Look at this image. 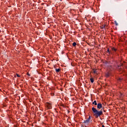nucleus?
Instances as JSON below:
<instances>
[{
  "label": "nucleus",
  "instance_id": "1",
  "mask_svg": "<svg viewBox=\"0 0 127 127\" xmlns=\"http://www.w3.org/2000/svg\"><path fill=\"white\" fill-rule=\"evenodd\" d=\"M92 111L94 113V116L96 119H98L99 117H101L103 115V111L102 110L100 111H98L95 107H92Z\"/></svg>",
  "mask_w": 127,
  "mask_h": 127
},
{
  "label": "nucleus",
  "instance_id": "2",
  "mask_svg": "<svg viewBox=\"0 0 127 127\" xmlns=\"http://www.w3.org/2000/svg\"><path fill=\"white\" fill-rule=\"evenodd\" d=\"M90 120H91V116H89V118L87 120L84 121L83 124H89Z\"/></svg>",
  "mask_w": 127,
  "mask_h": 127
},
{
  "label": "nucleus",
  "instance_id": "3",
  "mask_svg": "<svg viewBox=\"0 0 127 127\" xmlns=\"http://www.w3.org/2000/svg\"><path fill=\"white\" fill-rule=\"evenodd\" d=\"M97 109H99V110L100 109H102L103 108V105L101 103L97 104Z\"/></svg>",
  "mask_w": 127,
  "mask_h": 127
},
{
  "label": "nucleus",
  "instance_id": "4",
  "mask_svg": "<svg viewBox=\"0 0 127 127\" xmlns=\"http://www.w3.org/2000/svg\"><path fill=\"white\" fill-rule=\"evenodd\" d=\"M112 50L114 52H117V51H118V49H116L115 48H112Z\"/></svg>",
  "mask_w": 127,
  "mask_h": 127
},
{
  "label": "nucleus",
  "instance_id": "5",
  "mask_svg": "<svg viewBox=\"0 0 127 127\" xmlns=\"http://www.w3.org/2000/svg\"><path fill=\"white\" fill-rule=\"evenodd\" d=\"M47 107L48 109H52V106H51V104L50 103H49L48 104Z\"/></svg>",
  "mask_w": 127,
  "mask_h": 127
},
{
  "label": "nucleus",
  "instance_id": "6",
  "mask_svg": "<svg viewBox=\"0 0 127 127\" xmlns=\"http://www.w3.org/2000/svg\"><path fill=\"white\" fill-rule=\"evenodd\" d=\"M60 71H61V69H60V68H56V72L57 73H59V72H60Z\"/></svg>",
  "mask_w": 127,
  "mask_h": 127
},
{
  "label": "nucleus",
  "instance_id": "7",
  "mask_svg": "<svg viewBox=\"0 0 127 127\" xmlns=\"http://www.w3.org/2000/svg\"><path fill=\"white\" fill-rule=\"evenodd\" d=\"M93 105H95V106H97L98 104L97 103V101L95 100L92 103Z\"/></svg>",
  "mask_w": 127,
  "mask_h": 127
},
{
  "label": "nucleus",
  "instance_id": "8",
  "mask_svg": "<svg viewBox=\"0 0 127 127\" xmlns=\"http://www.w3.org/2000/svg\"><path fill=\"white\" fill-rule=\"evenodd\" d=\"M104 28H106V25H102L101 27V29H104Z\"/></svg>",
  "mask_w": 127,
  "mask_h": 127
},
{
  "label": "nucleus",
  "instance_id": "9",
  "mask_svg": "<svg viewBox=\"0 0 127 127\" xmlns=\"http://www.w3.org/2000/svg\"><path fill=\"white\" fill-rule=\"evenodd\" d=\"M90 82H91V83H94V78H90Z\"/></svg>",
  "mask_w": 127,
  "mask_h": 127
},
{
  "label": "nucleus",
  "instance_id": "10",
  "mask_svg": "<svg viewBox=\"0 0 127 127\" xmlns=\"http://www.w3.org/2000/svg\"><path fill=\"white\" fill-rule=\"evenodd\" d=\"M115 25L118 26V25H119V23H118V22H117V21H114Z\"/></svg>",
  "mask_w": 127,
  "mask_h": 127
},
{
  "label": "nucleus",
  "instance_id": "11",
  "mask_svg": "<svg viewBox=\"0 0 127 127\" xmlns=\"http://www.w3.org/2000/svg\"><path fill=\"white\" fill-rule=\"evenodd\" d=\"M73 46L75 47L76 45H77V43L76 42H74L72 44Z\"/></svg>",
  "mask_w": 127,
  "mask_h": 127
},
{
  "label": "nucleus",
  "instance_id": "12",
  "mask_svg": "<svg viewBox=\"0 0 127 127\" xmlns=\"http://www.w3.org/2000/svg\"><path fill=\"white\" fill-rule=\"evenodd\" d=\"M107 52H108L109 54H111V52L110 51V49H107Z\"/></svg>",
  "mask_w": 127,
  "mask_h": 127
},
{
  "label": "nucleus",
  "instance_id": "13",
  "mask_svg": "<svg viewBox=\"0 0 127 127\" xmlns=\"http://www.w3.org/2000/svg\"><path fill=\"white\" fill-rule=\"evenodd\" d=\"M106 76L107 77H109V76H110V74H109V73H106Z\"/></svg>",
  "mask_w": 127,
  "mask_h": 127
},
{
  "label": "nucleus",
  "instance_id": "14",
  "mask_svg": "<svg viewBox=\"0 0 127 127\" xmlns=\"http://www.w3.org/2000/svg\"><path fill=\"white\" fill-rule=\"evenodd\" d=\"M16 76H17V77H20V76L19 75H18V74H17Z\"/></svg>",
  "mask_w": 127,
  "mask_h": 127
},
{
  "label": "nucleus",
  "instance_id": "15",
  "mask_svg": "<svg viewBox=\"0 0 127 127\" xmlns=\"http://www.w3.org/2000/svg\"><path fill=\"white\" fill-rule=\"evenodd\" d=\"M27 75L28 76H30V74H29V73H27Z\"/></svg>",
  "mask_w": 127,
  "mask_h": 127
},
{
  "label": "nucleus",
  "instance_id": "16",
  "mask_svg": "<svg viewBox=\"0 0 127 127\" xmlns=\"http://www.w3.org/2000/svg\"><path fill=\"white\" fill-rule=\"evenodd\" d=\"M121 67V66L118 65V69H121V68H120Z\"/></svg>",
  "mask_w": 127,
  "mask_h": 127
},
{
  "label": "nucleus",
  "instance_id": "17",
  "mask_svg": "<svg viewBox=\"0 0 127 127\" xmlns=\"http://www.w3.org/2000/svg\"><path fill=\"white\" fill-rule=\"evenodd\" d=\"M102 127H105V126L102 125Z\"/></svg>",
  "mask_w": 127,
  "mask_h": 127
}]
</instances>
